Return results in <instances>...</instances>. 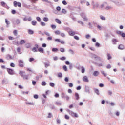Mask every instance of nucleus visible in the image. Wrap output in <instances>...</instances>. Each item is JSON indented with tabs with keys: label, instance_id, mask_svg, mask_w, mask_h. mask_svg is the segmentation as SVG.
<instances>
[{
	"label": "nucleus",
	"instance_id": "22",
	"mask_svg": "<svg viewBox=\"0 0 125 125\" xmlns=\"http://www.w3.org/2000/svg\"><path fill=\"white\" fill-rule=\"evenodd\" d=\"M112 43L113 44H117V43H116V42H118V40L116 39H112Z\"/></svg>",
	"mask_w": 125,
	"mask_h": 125
},
{
	"label": "nucleus",
	"instance_id": "44",
	"mask_svg": "<svg viewBox=\"0 0 125 125\" xmlns=\"http://www.w3.org/2000/svg\"><path fill=\"white\" fill-rule=\"evenodd\" d=\"M101 74L102 75H103L104 77H106L107 76V74L104 72V71H101Z\"/></svg>",
	"mask_w": 125,
	"mask_h": 125
},
{
	"label": "nucleus",
	"instance_id": "30",
	"mask_svg": "<svg viewBox=\"0 0 125 125\" xmlns=\"http://www.w3.org/2000/svg\"><path fill=\"white\" fill-rule=\"evenodd\" d=\"M52 51H53V52H57V51H58V48H53L52 49Z\"/></svg>",
	"mask_w": 125,
	"mask_h": 125
},
{
	"label": "nucleus",
	"instance_id": "9",
	"mask_svg": "<svg viewBox=\"0 0 125 125\" xmlns=\"http://www.w3.org/2000/svg\"><path fill=\"white\" fill-rule=\"evenodd\" d=\"M15 23L16 25H19L21 23V20L19 19H16L15 20Z\"/></svg>",
	"mask_w": 125,
	"mask_h": 125
},
{
	"label": "nucleus",
	"instance_id": "43",
	"mask_svg": "<svg viewBox=\"0 0 125 125\" xmlns=\"http://www.w3.org/2000/svg\"><path fill=\"white\" fill-rule=\"evenodd\" d=\"M42 1H43L44 2H46V3H49V4H51V2L47 0H42Z\"/></svg>",
	"mask_w": 125,
	"mask_h": 125
},
{
	"label": "nucleus",
	"instance_id": "31",
	"mask_svg": "<svg viewBox=\"0 0 125 125\" xmlns=\"http://www.w3.org/2000/svg\"><path fill=\"white\" fill-rule=\"evenodd\" d=\"M24 74H25V71H20L19 73V74L20 76H21V77H23L24 75Z\"/></svg>",
	"mask_w": 125,
	"mask_h": 125
},
{
	"label": "nucleus",
	"instance_id": "57",
	"mask_svg": "<svg viewBox=\"0 0 125 125\" xmlns=\"http://www.w3.org/2000/svg\"><path fill=\"white\" fill-rule=\"evenodd\" d=\"M68 52H70V53H71V54H74V51L72 49H69L68 50Z\"/></svg>",
	"mask_w": 125,
	"mask_h": 125
},
{
	"label": "nucleus",
	"instance_id": "55",
	"mask_svg": "<svg viewBox=\"0 0 125 125\" xmlns=\"http://www.w3.org/2000/svg\"><path fill=\"white\" fill-rule=\"evenodd\" d=\"M81 16L82 18H83V17H85V14L84 13H82L81 14Z\"/></svg>",
	"mask_w": 125,
	"mask_h": 125
},
{
	"label": "nucleus",
	"instance_id": "41",
	"mask_svg": "<svg viewBox=\"0 0 125 125\" xmlns=\"http://www.w3.org/2000/svg\"><path fill=\"white\" fill-rule=\"evenodd\" d=\"M107 59L108 60H110V59H112V56H111V54L109 53L107 54Z\"/></svg>",
	"mask_w": 125,
	"mask_h": 125
},
{
	"label": "nucleus",
	"instance_id": "64",
	"mask_svg": "<svg viewBox=\"0 0 125 125\" xmlns=\"http://www.w3.org/2000/svg\"><path fill=\"white\" fill-rule=\"evenodd\" d=\"M62 4H63V5H67V1H66V0L62 1Z\"/></svg>",
	"mask_w": 125,
	"mask_h": 125
},
{
	"label": "nucleus",
	"instance_id": "50",
	"mask_svg": "<svg viewBox=\"0 0 125 125\" xmlns=\"http://www.w3.org/2000/svg\"><path fill=\"white\" fill-rule=\"evenodd\" d=\"M100 19H101V20H106V18H105V17L101 15L100 16Z\"/></svg>",
	"mask_w": 125,
	"mask_h": 125
},
{
	"label": "nucleus",
	"instance_id": "60",
	"mask_svg": "<svg viewBox=\"0 0 125 125\" xmlns=\"http://www.w3.org/2000/svg\"><path fill=\"white\" fill-rule=\"evenodd\" d=\"M66 58L65 57H62L60 59V60H62L63 61H64V60H66Z\"/></svg>",
	"mask_w": 125,
	"mask_h": 125
},
{
	"label": "nucleus",
	"instance_id": "32",
	"mask_svg": "<svg viewBox=\"0 0 125 125\" xmlns=\"http://www.w3.org/2000/svg\"><path fill=\"white\" fill-rule=\"evenodd\" d=\"M31 24H32V25H33V26H36L37 25V21H33L31 22Z\"/></svg>",
	"mask_w": 125,
	"mask_h": 125
},
{
	"label": "nucleus",
	"instance_id": "1",
	"mask_svg": "<svg viewBox=\"0 0 125 125\" xmlns=\"http://www.w3.org/2000/svg\"><path fill=\"white\" fill-rule=\"evenodd\" d=\"M91 57L92 58H94V59H96V60H99V61H101L102 63H104V61L102 60V59H101L100 57L94 54H92Z\"/></svg>",
	"mask_w": 125,
	"mask_h": 125
},
{
	"label": "nucleus",
	"instance_id": "61",
	"mask_svg": "<svg viewBox=\"0 0 125 125\" xmlns=\"http://www.w3.org/2000/svg\"><path fill=\"white\" fill-rule=\"evenodd\" d=\"M56 121H57V124H61V120H60V119L57 118V119H56Z\"/></svg>",
	"mask_w": 125,
	"mask_h": 125
},
{
	"label": "nucleus",
	"instance_id": "38",
	"mask_svg": "<svg viewBox=\"0 0 125 125\" xmlns=\"http://www.w3.org/2000/svg\"><path fill=\"white\" fill-rule=\"evenodd\" d=\"M60 51L61 52H62V53H64V52H65V48H60Z\"/></svg>",
	"mask_w": 125,
	"mask_h": 125
},
{
	"label": "nucleus",
	"instance_id": "10",
	"mask_svg": "<svg viewBox=\"0 0 125 125\" xmlns=\"http://www.w3.org/2000/svg\"><path fill=\"white\" fill-rule=\"evenodd\" d=\"M68 34H69V36H71L73 37V36H74V35H76V32L74 31H73L72 30H70L68 32Z\"/></svg>",
	"mask_w": 125,
	"mask_h": 125
},
{
	"label": "nucleus",
	"instance_id": "36",
	"mask_svg": "<svg viewBox=\"0 0 125 125\" xmlns=\"http://www.w3.org/2000/svg\"><path fill=\"white\" fill-rule=\"evenodd\" d=\"M88 26H89V28L92 29L93 28V26H92V24L91 23L89 22L88 23Z\"/></svg>",
	"mask_w": 125,
	"mask_h": 125
},
{
	"label": "nucleus",
	"instance_id": "48",
	"mask_svg": "<svg viewBox=\"0 0 125 125\" xmlns=\"http://www.w3.org/2000/svg\"><path fill=\"white\" fill-rule=\"evenodd\" d=\"M25 47H26V48H30V47H31V44L30 43L26 44Z\"/></svg>",
	"mask_w": 125,
	"mask_h": 125
},
{
	"label": "nucleus",
	"instance_id": "29",
	"mask_svg": "<svg viewBox=\"0 0 125 125\" xmlns=\"http://www.w3.org/2000/svg\"><path fill=\"white\" fill-rule=\"evenodd\" d=\"M1 5L3 7H5V6H6V3H5V2H4L3 1H2V2H1Z\"/></svg>",
	"mask_w": 125,
	"mask_h": 125
},
{
	"label": "nucleus",
	"instance_id": "28",
	"mask_svg": "<svg viewBox=\"0 0 125 125\" xmlns=\"http://www.w3.org/2000/svg\"><path fill=\"white\" fill-rule=\"evenodd\" d=\"M67 111L69 112V114L72 117H74L75 113H74L73 111H70V110H67Z\"/></svg>",
	"mask_w": 125,
	"mask_h": 125
},
{
	"label": "nucleus",
	"instance_id": "53",
	"mask_svg": "<svg viewBox=\"0 0 125 125\" xmlns=\"http://www.w3.org/2000/svg\"><path fill=\"white\" fill-rule=\"evenodd\" d=\"M78 23L79 24H80L81 25H82V26H83V25H84V24H83V21H78Z\"/></svg>",
	"mask_w": 125,
	"mask_h": 125
},
{
	"label": "nucleus",
	"instance_id": "35",
	"mask_svg": "<svg viewBox=\"0 0 125 125\" xmlns=\"http://www.w3.org/2000/svg\"><path fill=\"white\" fill-rule=\"evenodd\" d=\"M63 70L65 72H67L68 71V68H67V66L64 65L63 66Z\"/></svg>",
	"mask_w": 125,
	"mask_h": 125
},
{
	"label": "nucleus",
	"instance_id": "18",
	"mask_svg": "<svg viewBox=\"0 0 125 125\" xmlns=\"http://www.w3.org/2000/svg\"><path fill=\"white\" fill-rule=\"evenodd\" d=\"M111 9H113V7L110 6H107L105 7V10H110Z\"/></svg>",
	"mask_w": 125,
	"mask_h": 125
},
{
	"label": "nucleus",
	"instance_id": "54",
	"mask_svg": "<svg viewBox=\"0 0 125 125\" xmlns=\"http://www.w3.org/2000/svg\"><path fill=\"white\" fill-rule=\"evenodd\" d=\"M56 105H57L58 106H60L61 105V103L60 102H56L55 103Z\"/></svg>",
	"mask_w": 125,
	"mask_h": 125
},
{
	"label": "nucleus",
	"instance_id": "42",
	"mask_svg": "<svg viewBox=\"0 0 125 125\" xmlns=\"http://www.w3.org/2000/svg\"><path fill=\"white\" fill-rule=\"evenodd\" d=\"M86 2V0H81L80 3L81 4H83V3H85Z\"/></svg>",
	"mask_w": 125,
	"mask_h": 125
},
{
	"label": "nucleus",
	"instance_id": "19",
	"mask_svg": "<svg viewBox=\"0 0 125 125\" xmlns=\"http://www.w3.org/2000/svg\"><path fill=\"white\" fill-rule=\"evenodd\" d=\"M44 65H45V68H48V67H49L50 66V64L49 62H48V63H46V62H43Z\"/></svg>",
	"mask_w": 125,
	"mask_h": 125
},
{
	"label": "nucleus",
	"instance_id": "59",
	"mask_svg": "<svg viewBox=\"0 0 125 125\" xmlns=\"http://www.w3.org/2000/svg\"><path fill=\"white\" fill-rule=\"evenodd\" d=\"M74 38L77 41H79V40H80V38L79 37H78L77 36H74Z\"/></svg>",
	"mask_w": 125,
	"mask_h": 125
},
{
	"label": "nucleus",
	"instance_id": "12",
	"mask_svg": "<svg viewBox=\"0 0 125 125\" xmlns=\"http://www.w3.org/2000/svg\"><path fill=\"white\" fill-rule=\"evenodd\" d=\"M6 59H7V60H9V59H13V58H14V57H12L11 55L8 54L6 56Z\"/></svg>",
	"mask_w": 125,
	"mask_h": 125
},
{
	"label": "nucleus",
	"instance_id": "46",
	"mask_svg": "<svg viewBox=\"0 0 125 125\" xmlns=\"http://www.w3.org/2000/svg\"><path fill=\"white\" fill-rule=\"evenodd\" d=\"M41 85H42V86H45V85H46V82H45V81H43V82L42 83Z\"/></svg>",
	"mask_w": 125,
	"mask_h": 125
},
{
	"label": "nucleus",
	"instance_id": "2",
	"mask_svg": "<svg viewBox=\"0 0 125 125\" xmlns=\"http://www.w3.org/2000/svg\"><path fill=\"white\" fill-rule=\"evenodd\" d=\"M13 4L14 7H17V6H18V7H22V4L19 2H17V1H15L13 2Z\"/></svg>",
	"mask_w": 125,
	"mask_h": 125
},
{
	"label": "nucleus",
	"instance_id": "39",
	"mask_svg": "<svg viewBox=\"0 0 125 125\" xmlns=\"http://www.w3.org/2000/svg\"><path fill=\"white\" fill-rule=\"evenodd\" d=\"M58 78H62L63 77V74L61 72L58 73Z\"/></svg>",
	"mask_w": 125,
	"mask_h": 125
},
{
	"label": "nucleus",
	"instance_id": "52",
	"mask_svg": "<svg viewBox=\"0 0 125 125\" xmlns=\"http://www.w3.org/2000/svg\"><path fill=\"white\" fill-rule=\"evenodd\" d=\"M60 35L62 37V38H65V37H66V34H65L64 33H61Z\"/></svg>",
	"mask_w": 125,
	"mask_h": 125
},
{
	"label": "nucleus",
	"instance_id": "58",
	"mask_svg": "<svg viewBox=\"0 0 125 125\" xmlns=\"http://www.w3.org/2000/svg\"><path fill=\"white\" fill-rule=\"evenodd\" d=\"M36 20H37V21H38V22H41V21L42 20L41 19V18H40V17H37Z\"/></svg>",
	"mask_w": 125,
	"mask_h": 125
},
{
	"label": "nucleus",
	"instance_id": "51",
	"mask_svg": "<svg viewBox=\"0 0 125 125\" xmlns=\"http://www.w3.org/2000/svg\"><path fill=\"white\" fill-rule=\"evenodd\" d=\"M61 33H60V31H59V30H57V31H55V34L56 35H60Z\"/></svg>",
	"mask_w": 125,
	"mask_h": 125
},
{
	"label": "nucleus",
	"instance_id": "11",
	"mask_svg": "<svg viewBox=\"0 0 125 125\" xmlns=\"http://www.w3.org/2000/svg\"><path fill=\"white\" fill-rule=\"evenodd\" d=\"M85 92H87V93H90L89 87H88L87 86H85Z\"/></svg>",
	"mask_w": 125,
	"mask_h": 125
},
{
	"label": "nucleus",
	"instance_id": "47",
	"mask_svg": "<svg viewBox=\"0 0 125 125\" xmlns=\"http://www.w3.org/2000/svg\"><path fill=\"white\" fill-rule=\"evenodd\" d=\"M40 25H41V26H42V27H44V26H46V24H45V22L42 21L40 23Z\"/></svg>",
	"mask_w": 125,
	"mask_h": 125
},
{
	"label": "nucleus",
	"instance_id": "16",
	"mask_svg": "<svg viewBox=\"0 0 125 125\" xmlns=\"http://www.w3.org/2000/svg\"><path fill=\"white\" fill-rule=\"evenodd\" d=\"M107 4V2H104L103 4H101V6H100V8H101L102 9L104 8V7H105V6H106V5Z\"/></svg>",
	"mask_w": 125,
	"mask_h": 125
},
{
	"label": "nucleus",
	"instance_id": "13",
	"mask_svg": "<svg viewBox=\"0 0 125 125\" xmlns=\"http://www.w3.org/2000/svg\"><path fill=\"white\" fill-rule=\"evenodd\" d=\"M75 96L76 100H79V99H80V95H79V93H75Z\"/></svg>",
	"mask_w": 125,
	"mask_h": 125
},
{
	"label": "nucleus",
	"instance_id": "27",
	"mask_svg": "<svg viewBox=\"0 0 125 125\" xmlns=\"http://www.w3.org/2000/svg\"><path fill=\"white\" fill-rule=\"evenodd\" d=\"M81 72H82V74H84V73L85 72V68H84V67L83 66L81 67Z\"/></svg>",
	"mask_w": 125,
	"mask_h": 125
},
{
	"label": "nucleus",
	"instance_id": "7",
	"mask_svg": "<svg viewBox=\"0 0 125 125\" xmlns=\"http://www.w3.org/2000/svg\"><path fill=\"white\" fill-rule=\"evenodd\" d=\"M104 63V64L102 63H98L97 62H93V63L95 65H96L97 66H98V67H103L104 66V65H105V63L104 62H102Z\"/></svg>",
	"mask_w": 125,
	"mask_h": 125
},
{
	"label": "nucleus",
	"instance_id": "26",
	"mask_svg": "<svg viewBox=\"0 0 125 125\" xmlns=\"http://www.w3.org/2000/svg\"><path fill=\"white\" fill-rule=\"evenodd\" d=\"M26 105H30V106H34V105H35V104L33 102H26Z\"/></svg>",
	"mask_w": 125,
	"mask_h": 125
},
{
	"label": "nucleus",
	"instance_id": "45",
	"mask_svg": "<svg viewBox=\"0 0 125 125\" xmlns=\"http://www.w3.org/2000/svg\"><path fill=\"white\" fill-rule=\"evenodd\" d=\"M51 28L53 29V30H55V28H56V25H54V24H52L51 25Z\"/></svg>",
	"mask_w": 125,
	"mask_h": 125
},
{
	"label": "nucleus",
	"instance_id": "17",
	"mask_svg": "<svg viewBox=\"0 0 125 125\" xmlns=\"http://www.w3.org/2000/svg\"><path fill=\"white\" fill-rule=\"evenodd\" d=\"M94 92L97 94V95H99L100 93H99V90L98 89H94Z\"/></svg>",
	"mask_w": 125,
	"mask_h": 125
},
{
	"label": "nucleus",
	"instance_id": "40",
	"mask_svg": "<svg viewBox=\"0 0 125 125\" xmlns=\"http://www.w3.org/2000/svg\"><path fill=\"white\" fill-rule=\"evenodd\" d=\"M49 85L50 86H51V87H54V86H55V84L52 82H51L49 83Z\"/></svg>",
	"mask_w": 125,
	"mask_h": 125
},
{
	"label": "nucleus",
	"instance_id": "62",
	"mask_svg": "<svg viewBox=\"0 0 125 125\" xmlns=\"http://www.w3.org/2000/svg\"><path fill=\"white\" fill-rule=\"evenodd\" d=\"M13 34H14V36H17V30H15L13 31Z\"/></svg>",
	"mask_w": 125,
	"mask_h": 125
},
{
	"label": "nucleus",
	"instance_id": "33",
	"mask_svg": "<svg viewBox=\"0 0 125 125\" xmlns=\"http://www.w3.org/2000/svg\"><path fill=\"white\" fill-rule=\"evenodd\" d=\"M66 97H67V94H66V93H62V98H66Z\"/></svg>",
	"mask_w": 125,
	"mask_h": 125
},
{
	"label": "nucleus",
	"instance_id": "34",
	"mask_svg": "<svg viewBox=\"0 0 125 125\" xmlns=\"http://www.w3.org/2000/svg\"><path fill=\"white\" fill-rule=\"evenodd\" d=\"M24 43H26V41L25 40H22L20 41V44L22 45V44H24Z\"/></svg>",
	"mask_w": 125,
	"mask_h": 125
},
{
	"label": "nucleus",
	"instance_id": "14",
	"mask_svg": "<svg viewBox=\"0 0 125 125\" xmlns=\"http://www.w3.org/2000/svg\"><path fill=\"white\" fill-rule=\"evenodd\" d=\"M83 81L85 83H88V82H89V81L88 80V78H87V76H84L83 77Z\"/></svg>",
	"mask_w": 125,
	"mask_h": 125
},
{
	"label": "nucleus",
	"instance_id": "4",
	"mask_svg": "<svg viewBox=\"0 0 125 125\" xmlns=\"http://www.w3.org/2000/svg\"><path fill=\"white\" fill-rule=\"evenodd\" d=\"M18 62L19 67H21V68H24V62L21 60H20L18 61Z\"/></svg>",
	"mask_w": 125,
	"mask_h": 125
},
{
	"label": "nucleus",
	"instance_id": "3",
	"mask_svg": "<svg viewBox=\"0 0 125 125\" xmlns=\"http://www.w3.org/2000/svg\"><path fill=\"white\" fill-rule=\"evenodd\" d=\"M116 34L117 35H120L122 37V38H125V33L123 31L117 30L116 31Z\"/></svg>",
	"mask_w": 125,
	"mask_h": 125
},
{
	"label": "nucleus",
	"instance_id": "8",
	"mask_svg": "<svg viewBox=\"0 0 125 125\" xmlns=\"http://www.w3.org/2000/svg\"><path fill=\"white\" fill-rule=\"evenodd\" d=\"M112 2H113V3H115L117 5V6H122V5H124L123 4L120 3V2L118 1H113Z\"/></svg>",
	"mask_w": 125,
	"mask_h": 125
},
{
	"label": "nucleus",
	"instance_id": "63",
	"mask_svg": "<svg viewBox=\"0 0 125 125\" xmlns=\"http://www.w3.org/2000/svg\"><path fill=\"white\" fill-rule=\"evenodd\" d=\"M64 81L65 82H66V83H68V82H69V78L68 77H65L64 78Z\"/></svg>",
	"mask_w": 125,
	"mask_h": 125
},
{
	"label": "nucleus",
	"instance_id": "15",
	"mask_svg": "<svg viewBox=\"0 0 125 125\" xmlns=\"http://www.w3.org/2000/svg\"><path fill=\"white\" fill-rule=\"evenodd\" d=\"M12 42H13V44H14V45H17V46L19 45V43H18V41L16 40L13 41Z\"/></svg>",
	"mask_w": 125,
	"mask_h": 125
},
{
	"label": "nucleus",
	"instance_id": "5",
	"mask_svg": "<svg viewBox=\"0 0 125 125\" xmlns=\"http://www.w3.org/2000/svg\"><path fill=\"white\" fill-rule=\"evenodd\" d=\"M38 48H39V45L38 44H36L35 45V47L32 48V51L33 52H38Z\"/></svg>",
	"mask_w": 125,
	"mask_h": 125
},
{
	"label": "nucleus",
	"instance_id": "37",
	"mask_svg": "<svg viewBox=\"0 0 125 125\" xmlns=\"http://www.w3.org/2000/svg\"><path fill=\"white\" fill-rule=\"evenodd\" d=\"M43 20L44 22H48V18L44 17Z\"/></svg>",
	"mask_w": 125,
	"mask_h": 125
},
{
	"label": "nucleus",
	"instance_id": "6",
	"mask_svg": "<svg viewBox=\"0 0 125 125\" xmlns=\"http://www.w3.org/2000/svg\"><path fill=\"white\" fill-rule=\"evenodd\" d=\"M7 72L9 75H15L14 70L11 68H7Z\"/></svg>",
	"mask_w": 125,
	"mask_h": 125
},
{
	"label": "nucleus",
	"instance_id": "20",
	"mask_svg": "<svg viewBox=\"0 0 125 125\" xmlns=\"http://www.w3.org/2000/svg\"><path fill=\"white\" fill-rule=\"evenodd\" d=\"M125 48V46L123 45L120 44L118 46V49H120L121 50H123Z\"/></svg>",
	"mask_w": 125,
	"mask_h": 125
},
{
	"label": "nucleus",
	"instance_id": "49",
	"mask_svg": "<svg viewBox=\"0 0 125 125\" xmlns=\"http://www.w3.org/2000/svg\"><path fill=\"white\" fill-rule=\"evenodd\" d=\"M5 23L7 24V27H8V25H9V24H10L9 21H7V19H5Z\"/></svg>",
	"mask_w": 125,
	"mask_h": 125
},
{
	"label": "nucleus",
	"instance_id": "23",
	"mask_svg": "<svg viewBox=\"0 0 125 125\" xmlns=\"http://www.w3.org/2000/svg\"><path fill=\"white\" fill-rule=\"evenodd\" d=\"M55 22L57 23L58 24H59V25H61V21L58 19H55Z\"/></svg>",
	"mask_w": 125,
	"mask_h": 125
},
{
	"label": "nucleus",
	"instance_id": "24",
	"mask_svg": "<svg viewBox=\"0 0 125 125\" xmlns=\"http://www.w3.org/2000/svg\"><path fill=\"white\" fill-rule=\"evenodd\" d=\"M28 33L29 35H34V31L32 30L31 29H29L28 30Z\"/></svg>",
	"mask_w": 125,
	"mask_h": 125
},
{
	"label": "nucleus",
	"instance_id": "21",
	"mask_svg": "<svg viewBox=\"0 0 125 125\" xmlns=\"http://www.w3.org/2000/svg\"><path fill=\"white\" fill-rule=\"evenodd\" d=\"M98 75H99V72H98L97 71H95L94 72L93 76H94V77H97V76H98Z\"/></svg>",
	"mask_w": 125,
	"mask_h": 125
},
{
	"label": "nucleus",
	"instance_id": "56",
	"mask_svg": "<svg viewBox=\"0 0 125 125\" xmlns=\"http://www.w3.org/2000/svg\"><path fill=\"white\" fill-rule=\"evenodd\" d=\"M28 75H24L23 76H22V77H23V79H24V80H28Z\"/></svg>",
	"mask_w": 125,
	"mask_h": 125
},
{
	"label": "nucleus",
	"instance_id": "25",
	"mask_svg": "<svg viewBox=\"0 0 125 125\" xmlns=\"http://www.w3.org/2000/svg\"><path fill=\"white\" fill-rule=\"evenodd\" d=\"M38 51L39 52H41V53H43L44 50H43V49L42 48L39 47V48H38Z\"/></svg>",
	"mask_w": 125,
	"mask_h": 125
}]
</instances>
